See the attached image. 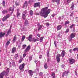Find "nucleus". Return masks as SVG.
I'll return each instance as SVG.
<instances>
[{"label": "nucleus", "mask_w": 78, "mask_h": 78, "mask_svg": "<svg viewBox=\"0 0 78 78\" xmlns=\"http://www.w3.org/2000/svg\"><path fill=\"white\" fill-rule=\"evenodd\" d=\"M50 9H48V7H46L42 9L41 12H39V13L41 16H43L44 18H46L48 16V14H50Z\"/></svg>", "instance_id": "1"}, {"label": "nucleus", "mask_w": 78, "mask_h": 78, "mask_svg": "<svg viewBox=\"0 0 78 78\" xmlns=\"http://www.w3.org/2000/svg\"><path fill=\"white\" fill-rule=\"evenodd\" d=\"M9 69L7 68L6 71H3L2 73L0 74V78H3L4 75H5V76H8L9 75Z\"/></svg>", "instance_id": "2"}, {"label": "nucleus", "mask_w": 78, "mask_h": 78, "mask_svg": "<svg viewBox=\"0 0 78 78\" xmlns=\"http://www.w3.org/2000/svg\"><path fill=\"white\" fill-rule=\"evenodd\" d=\"M9 17H10V15L9 14L6 15L2 18V20L3 22H5V21L7 20V19H8Z\"/></svg>", "instance_id": "3"}, {"label": "nucleus", "mask_w": 78, "mask_h": 78, "mask_svg": "<svg viewBox=\"0 0 78 78\" xmlns=\"http://www.w3.org/2000/svg\"><path fill=\"white\" fill-rule=\"evenodd\" d=\"M30 48H31V46L30 45L28 46L27 48L24 51V53H28V52L30 51Z\"/></svg>", "instance_id": "4"}, {"label": "nucleus", "mask_w": 78, "mask_h": 78, "mask_svg": "<svg viewBox=\"0 0 78 78\" xmlns=\"http://www.w3.org/2000/svg\"><path fill=\"white\" fill-rule=\"evenodd\" d=\"M25 67V64H23L22 65H20L19 67V69H20V70H22L23 71L24 70V67Z\"/></svg>", "instance_id": "5"}, {"label": "nucleus", "mask_w": 78, "mask_h": 78, "mask_svg": "<svg viewBox=\"0 0 78 78\" xmlns=\"http://www.w3.org/2000/svg\"><path fill=\"white\" fill-rule=\"evenodd\" d=\"M27 11H24L22 14V18L23 20H25V18L27 16Z\"/></svg>", "instance_id": "6"}, {"label": "nucleus", "mask_w": 78, "mask_h": 78, "mask_svg": "<svg viewBox=\"0 0 78 78\" xmlns=\"http://www.w3.org/2000/svg\"><path fill=\"white\" fill-rule=\"evenodd\" d=\"M69 63L70 64H73L74 63H75V60L74 59L70 58L69 59Z\"/></svg>", "instance_id": "7"}, {"label": "nucleus", "mask_w": 78, "mask_h": 78, "mask_svg": "<svg viewBox=\"0 0 78 78\" xmlns=\"http://www.w3.org/2000/svg\"><path fill=\"white\" fill-rule=\"evenodd\" d=\"M34 8H36L37 7H39L40 8V2H37L34 4Z\"/></svg>", "instance_id": "8"}, {"label": "nucleus", "mask_w": 78, "mask_h": 78, "mask_svg": "<svg viewBox=\"0 0 78 78\" xmlns=\"http://www.w3.org/2000/svg\"><path fill=\"white\" fill-rule=\"evenodd\" d=\"M69 73V71H65L62 74V77H63L64 76H66V77L67 76V75H68Z\"/></svg>", "instance_id": "9"}, {"label": "nucleus", "mask_w": 78, "mask_h": 78, "mask_svg": "<svg viewBox=\"0 0 78 78\" xmlns=\"http://www.w3.org/2000/svg\"><path fill=\"white\" fill-rule=\"evenodd\" d=\"M7 34H5L6 37H8V36L11 33V29H10L8 31L6 32Z\"/></svg>", "instance_id": "10"}, {"label": "nucleus", "mask_w": 78, "mask_h": 78, "mask_svg": "<svg viewBox=\"0 0 78 78\" xmlns=\"http://www.w3.org/2000/svg\"><path fill=\"white\" fill-rule=\"evenodd\" d=\"M5 35V33H3L1 32L0 33V38L1 39H2V37H4Z\"/></svg>", "instance_id": "11"}, {"label": "nucleus", "mask_w": 78, "mask_h": 78, "mask_svg": "<svg viewBox=\"0 0 78 78\" xmlns=\"http://www.w3.org/2000/svg\"><path fill=\"white\" fill-rule=\"evenodd\" d=\"M27 39L29 41L31 42L32 41V35H30L28 37H27Z\"/></svg>", "instance_id": "12"}, {"label": "nucleus", "mask_w": 78, "mask_h": 78, "mask_svg": "<svg viewBox=\"0 0 78 78\" xmlns=\"http://www.w3.org/2000/svg\"><path fill=\"white\" fill-rule=\"evenodd\" d=\"M28 73L30 76H33V71L31 70H29L28 71Z\"/></svg>", "instance_id": "13"}, {"label": "nucleus", "mask_w": 78, "mask_h": 78, "mask_svg": "<svg viewBox=\"0 0 78 78\" xmlns=\"http://www.w3.org/2000/svg\"><path fill=\"white\" fill-rule=\"evenodd\" d=\"M66 54V52L64 51H62L61 54V56H62L63 58L65 56V54Z\"/></svg>", "instance_id": "14"}, {"label": "nucleus", "mask_w": 78, "mask_h": 78, "mask_svg": "<svg viewBox=\"0 0 78 78\" xmlns=\"http://www.w3.org/2000/svg\"><path fill=\"white\" fill-rule=\"evenodd\" d=\"M28 6V4H27V2L25 1V3L23 5V8H26L27 6Z\"/></svg>", "instance_id": "15"}, {"label": "nucleus", "mask_w": 78, "mask_h": 78, "mask_svg": "<svg viewBox=\"0 0 78 78\" xmlns=\"http://www.w3.org/2000/svg\"><path fill=\"white\" fill-rule=\"evenodd\" d=\"M14 10V8H12V7H10L9 9V11H11V13L12 14L13 13V11Z\"/></svg>", "instance_id": "16"}, {"label": "nucleus", "mask_w": 78, "mask_h": 78, "mask_svg": "<svg viewBox=\"0 0 78 78\" xmlns=\"http://www.w3.org/2000/svg\"><path fill=\"white\" fill-rule=\"evenodd\" d=\"M62 27L61 26V25H59L57 27V31H58V30H60L62 28Z\"/></svg>", "instance_id": "17"}, {"label": "nucleus", "mask_w": 78, "mask_h": 78, "mask_svg": "<svg viewBox=\"0 0 78 78\" xmlns=\"http://www.w3.org/2000/svg\"><path fill=\"white\" fill-rule=\"evenodd\" d=\"M16 51V48H13L12 49V53H14Z\"/></svg>", "instance_id": "18"}, {"label": "nucleus", "mask_w": 78, "mask_h": 78, "mask_svg": "<svg viewBox=\"0 0 78 78\" xmlns=\"http://www.w3.org/2000/svg\"><path fill=\"white\" fill-rule=\"evenodd\" d=\"M34 62H35V63H36V64H37V65H39V64H40V62L39 61H37V60H35L34 61Z\"/></svg>", "instance_id": "19"}, {"label": "nucleus", "mask_w": 78, "mask_h": 78, "mask_svg": "<svg viewBox=\"0 0 78 78\" xmlns=\"http://www.w3.org/2000/svg\"><path fill=\"white\" fill-rule=\"evenodd\" d=\"M60 1V0H52L53 2H56L57 4V5H59V4Z\"/></svg>", "instance_id": "20"}, {"label": "nucleus", "mask_w": 78, "mask_h": 78, "mask_svg": "<svg viewBox=\"0 0 78 78\" xmlns=\"http://www.w3.org/2000/svg\"><path fill=\"white\" fill-rule=\"evenodd\" d=\"M74 5H75V4H74L73 2H72L71 6V9L72 10H73V9H74Z\"/></svg>", "instance_id": "21"}, {"label": "nucleus", "mask_w": 78, "mask_h": 78, "mask_svg": "<svg viewBox=\"0 0 78 78\" xmlns=\"http://www.w3.org/2000/svg\"><path fill=\"white\" fill-rule=\"evenodd\" d=\"M7 12H8V11L6 10H3L2 12V13L3 14H5Z\"/></svg>", "instance_id": "22"}, {"label": "nucleus", "mask_w": 78, "mask_h": 78, "mask_svg": "<svg viewBox=\"0 0 78 78\" xmlns=\"http://www.w3.org/2000/svg\"><path fill=\"white\" fill-rule=\"evenodd\" d=\"M75 37V33H72L70 35V37L71 38H73L74 37Z\"/></svg>", "instance_id": "23"}, {"label": "nucleus", "mask_w": 78, "mask_h": 78, "mask_svg": "<svg viewBox=\"0 0 78 78\" xmlns=\"http://www.w3.org/2000/svg\"><path fill=\"white\" fill-rule=\"evenodd\" d=\"M16 39H17V37H16V35H15L12 40L13 42H15L16 41Z\"/></svg>", "instance_id": "24"}, {"label": "nucleus", "mask_w": 78, "mask_h": 78, "mask_svg": "<svg viewBox=\"0 0 78 78\" xmlns=\"http://www.w3.org/2000/svg\"><path fill=\"white\" fill-rule=\"evenodd\" d=\"M39 72V69H36L33 72V73H37Z\"/></svg>", "instance_id": "25"}, {"label": "nucleus", "mask_w": 78, "mask_h": 78, "mask_svg": "<svg viewBox=\"0 0 78 78\" xmlns=\"http://www.w3.org/2000/svg\"><path fill=\"white\" fill-rule=\"evenodd\" d=\"M42 28V26L40 25L38 27V31H40L41 30V28Z\"/></svg>", "instance_id": "26"}, {"label": "nucleus", "mask_w": 78, "mask_h": 78, "mask_svg": "<svg viewBox=\"0 0 78 78\" xmlns=\"http://www.w3.org/2000/svg\"><path fill=\"white\" fill-rule=\"evenodd\" d=\"M70 22L69 21H66L65 22V26H66L67 25H68V24H69V23Z\"/></svg>", "instance_id": "27"}, {"label": "nucleus", "mask_w": 78, "mask_h": 78, "mask_svg": "<svg viewBox=\"0 0 78 78\" xmlns=\"http://www.w3.org/2000/svg\"><path fill=\"white\" fill-rule=\"evenodd\" d=\"M51 76H52V78H56L55 77V73H53L51 75Z\"/></svg>", "instance_id": "28"}, {"label": "nucleus", "mask_w": 78, "mask_h": 78, "mask_svg": "<svg viewBox=\"0 0 78 78\" xmlns=\"http://www.w3.org/2000/svg\"><path fill=\"white\" fill-rule=\"evenodd\" d=\"M28 23V20H25V22L24 23V24L25 25V26H26V25H27Z\"/></svg>", "instance_id": "29"}, {"label": "nucleus", "mask_w": 78, "mask_h": 78, "mask_svg": "<svg viewBox=\"0 0 78 78\" xmlns=\"http://www.w3.org/2000/svg\"><path fill=\"white\" fill-rule=\"evenodd\" d=\"M27 47V45L25 44H24L23 45L22 47V49L23 50V49H25V48Z\"/></svg>", "instance_id": "30"}, {"label": "nucleus", "mask_w": 78, "mask_h": 78, "mask_svg": "<svg viewBox=\"0 0 78 78\" xmlns=\"http://www.w3.org/2000/svg\"><path fill=\"white\" fill-rule=\"evenodd\" d=\"M15 57V60H16L17 59V57H18V55L17 54H16L14 56Z\"/></svg>", "instance_id": "31"}, {"label": "nucleus", "mask_w": 78, "mask_h": 78, "mask_svg": "<svg viewBox=\"0 0 78 78\" xmlns=\"http://www.w3.org/2000/svg\"><path fill=\"white\" fill-rule=\"evenodd\" d=\"M25 39V36H23L21 40H22V42L23 41H24V39Z\"/></svg>", "instance_id": "32"}, {"label": "nucleus", "mask_w": 78, "mask_h": 78, "mask_svg": "<svg viewBox=\"0 0 78 78\" xmlns=\"http://www.w3.org/2000/svg\"><path fill=\"white\" fill-rule=\"evenodd\" d=\"M56 59L58 62H60V58L56 57Z\"/></svg>", "instance_id": "33"}, {"label": "nucleus", "mask_w": 78, "mask_h": 78, "mask_svg": "<svg viewBox=\"0 0 78 78\" xmlns=\"http://www.w3.org/2000/svg\"><path fill=\"white\" fill-rule=\"evenodd\" d=\"M30 15H31V16L32 15H33V11L31 10H30Z\"/></svg>", "instance_id": "34"}, {"label": "nucleus", "mask_w": 78, "mask_h": 78, "mask_svg": "<svg viewBox=\"0 0 78 78\" xmlns=\"http://www.w3.org/2000/svg\"><path fill=\"white\" fill-rule=\"evenodd\" d=\"M44 68L45 69H47V68H48V66L47 65V63H45V65H44Z\"/></svg>", "instance_id": "35"}, {"label": "nucleus", "mask_w": 78, "mask_h": 78, "mask_svg": "<svg viewBox=\"0 0 78 78\" xmlns=\"http://www.w3.org/2000/svg\"><path fill=\"white\" fill-rule=\"evenodd\" d=\"M43 39H44L43 37H42L41 38H40V42H42V41H43Z\"/></svg>", "instance_id": "36"}, {"label": "nucleus", "mask_w": 78, "mask_h": 78, "mask_svg": "<svg viewBox=\"0 0 78 78\" xmlns=\"http://www.w3.org/2000/svg\"><path fill=\"white\" fill-rule=\"evenodd\" d=\"M73 51H78V48H75L73 49Z\"/></svg>", "instance_id": "37"}, {"label": "nucleus", "mask_w": 78, "mask_h": 78, "mask_svg": "<svg viewBox=\"0 0 78 78\" xmlns=\"http://www.w3.org/2000/svg\"><path fill=\"white\" fill-rule=\"evenodd\" d=\"M20 16V13H19V12H17V17H19Z\"/></svg>", "instance_id": "38"}, {"label": "nucleus", "mask_w": 78, "mask_h": 78, "mask_svg": "<svg viewBox=\"0 0 78 78\" xmlns=\"http://www.w3.org/2000/svg\"><path fill=\"white\" fill-rule=\"evenodd\" d=\"M50 52H49V51H47V56L48 57H49V55L50 54Z\"/></svg>", "instance_id": "39"}, {"label": "nucleus", "mask_w": 78, "mask_h": 78, "mask_svg": "<svg viewBox=\"0 0 78 78\" xmlns=\"http://www.w3.org/2000/svg\"><path fill=\"white\" fill-rule=\"evenodd\" d=\"M9 44H10V42H9V41H8L6 43V45L7 46H8V45H9Z\"/></svg>", "instance_id": "40"}, {"label": "nucleus", "mask_w": 78, "mask_h": 78, "mask_svg": "<svg viewBox=\"0 0 78 78\" xmlns=\"http://www.w3.org/2000/svg\"><path fill=\"white\" fill-rule=\"evenodd\" d=\"M5 2L4 1H3L2 5L4 6H5Z\"/></svg>", "instance_id": "41"}, {"label": "nucleus", "mask_w": 78, "mask_h": 78, "mask_svg": "<svg viewBox=\"0 0 78 78\" xmlns=\"http://www.w3.org/2000/svg\"><path fill=\"white\" fill-rule=\"evenodd\" d=\"M61 56V55L59 54H58L57 55L56 58H60Z\"/></svg>", "instance_id": "42"}, {"label": "nucleus", "mask_w": 78, "mask_h": 78, "mask_svg": "<svg viewBox=\"0 0 78 78\" xmlns=\"http://www.w3.org/2000/svg\"><path fill=\"white\" fill-rule=\"evenodd\" d=\"M37 40L36 39H35L34 38L33 39V41L34 42H36Z\"/></svg>", "instance_id": "43"}, {"label": "nucleus", "mask_w": 78, "mask_h": 78, "mask_svg": "<svg viewBox=\"0 0 78 78\" xmlns=\"http://www.w3.org/2000/svg\"><path fill=\"white\" fill-rule=\"evenodd\" d=\"M74 25H75V24H72V25L70 26L69 28H73V26H74Z\"/></svg>", "instance_id": "44"}, {"label": "nucleus", "mask_w": 78, "mask_h": 78, "mask_svg": "<svg viewBox=\"0 0 78 78\" xmlns=\"http://www.w3.org/2000/svg\"><path fill=\"white\" fill-rule=\"evenodd\" d=\"M54 44L55 47L56 48L57 47V45H56L57 44V43L56 42V41H54Z\"/></svg>", "instance_id": "45"}, {"label": "nucleus", "mask_w": 78, "mask_h": 78, "mask_svg": "<svg viewBox=\"0 0 78 78\" xmlns=\"http://www.w3.org/2000/svg\"><path fill=\"white\" fill-rule=\"evenodd\" d=\"M72 2V0H67V2L68 3H70Z\"/></svg>", "instance_id": "46"}, {"label": "nucleus", "mask_w": 78, "mask_h": 78, "mask_svg": "<svg viewBox=\"0 0 78 78\" xmlns=\"http://www.w3.org/2000/svg\"><path fill=\"white\" fill-rule=\"evenodd\" d=\"M50 60H51V58H48L47 60V62H49L50 61Z\"/></svg>", "instance_id": "47"}, {"label": "nucleus", "mask_w": 78, "mask_h": 78, "mask_svg": "<svg viewBox=\"0 0 78 78\" xmlns=\"http://www.w3.org/2000/svg\"><path fill=\"white\" fill-rule=\"evenodd\" d=\"M46 25L47 26V27H48L49 25H50V24L48 23H47L46 24Z\"/></svg>", "instance_id": "48"}, {"label": "nucleus", "mask_w": 78, "mask_h": 78, "mask_svg": "<svg viewBox=\"0 0 78 78\" xmlns=\"http://www.w3.org/2000/svg\"><path fill=\"white\" fill-rule=\"evenodd\" d=\"M43 75V73L42 72H40L39 73V76H42Z\"/></svg>", "instance_id": "49"}, {"label": "nucleus", "mask_w": 78, "mask_h": 78, "mask_svg": "<svg viewBox=\"0 0 78 78\" xmlns=\"http://www.w3.org/2000/svg\"><path fill=\"white\" fill-rule=\"evenodd\" d=\"M12 66H15L16 65H15V63L14 62L12 63Z\"/></svg>", "instance_id": "50"}, {"label": "nucleus", "mask_w": 78, "mask_h": 78, "mask_svg": "<svg viewBox=\"0 0 78 78\" xmlns=\"http://www.w3.org/2000/svg\"><path fill=\"white\" fill-rule=\"evenodd\" d=\"M22 61V59H20L19 61V63H21Z\"/></svg>", "instance_id": "51"}, {"label": "nucleus", "mask_w": 78, "mask_h": 78, "mask_svg": "<svg viewBox=\"0 0 78 78\" xmlns=\"http://www.w3.org/2000/svg\"><path fill=\"white\" fill-rule=\"evenodd\" d=\"M15 3L16 6H18V5H19V3H18V2H16Z\"/></svg>", "instance_id": "52"}, {"label": "nucleus", "mask_w": 78, "mask_h": 78, "mask_svg": "<svg viewBox=\"0 0 78 78\" xmlns=\"http://www.w3.org/2000/svg\"><path fill=\"white\" fill-rule=\"evenodd\" d=\"M29 60H30V61H31V60H32V57H31V56H30L29 57Z\"/></svg>", "instance_id": "53"}, {"label": "nucleus", "mask_w": 78, "mask_h": 78, "mask_svg": "<svg viewBox=\"0 0 78 78\" xmlns=\"http://www.w3.org/2000/svg\"><path fill=\"white\" fill-rule=\"evenodd\" d=\"M72 38L71 37L70 38H69V41H72Z\"/></svg>", "instance_id": "54"}, {"label": "nucleus", "mask_w": 78, "mask_h": 78, "mask_svg": "<svg viewBox=\"0 0 78 78\" xmlns=\"http://www.w3.org/2000/svg\"><path fill=\"white\" fill-rule=\"evenodd\" d=\"M26 55H27V54L25 53H24L23 55V58H25V57L26 56Z\"/></svg>", "instance_id": "55"}, {"label": "nucleus", "mask_w": 78, "mask_h": 78, "mask_svg": "<svg viewBox=\"0 0 78 78\" xmlns=\"http://www.w3.org/2000/svg\"><path fill=\"white\" fill-rule=\"evenodd\" d=\"M69 29H66V33H68V32H69Z\"/></svg>", "instance_id": "56"}, {"label": "nucleus", "mask_w": 78, "mask_h": 78, "mask_svg": "<svg viewBox=\"0 0 78 78\" xmlns=\"http://www.w3.org/2000/svg\"><path fill=\"white\" fill-rule=\"evenodd\" d=\"M61 26H62V27L64 26V23H63V22L61 23Z\"/></svg>", "instance_id": "57"}, {"label": "nucleus", "mask_w": 78, "mask_h": 78, "mask_svg": "<svg viewBox=\"0 0 78 78\" xmlns=\"http://www.w3.org/2000/svg\"><path fill=\"white\" fill-rule=\"evenodd\" d=\"M69 51L70 53H72V52L73 51H72V49H70Z\"/></svg>", "instance_id": "58"}, {"label": "nucleus", "mask_w": 78, "mask_h": 78, "mask_svg": "<svg viewBox=\"0 0 78 78\" xmlns=\"http://www.w3.org/2000/svg\"><path fill=\"white\" fill-rule=\"evenodd\" d=\"M37 36H38V37H40L41 36V34H37Z\"/></svg>", "instance_id": "59"}, {"label": "nucleus", "mask_w": 78, "mask_h": 78, "mask_svg": "<svg viewBox=\"0 0 78 78\" xmlns=\"http://www.w3.org/2000/svg\"><path fill=\"white\" fill-rule=\"evenodd\" d=\"M64 66H65V65H62L61 66V67H62V68H63Z\"/></svg>", "instance_id": "60"}, {"label": "nucleus", "mask_w": 78, "mask_h": 78, "mask_svg": "<svg viewBox=\"0 0 78 78\" xmlns=\"http://www.w3.org/2000/svg\"><path fill=\"white\" fill-rule=\"evenodd\" d=\"M65 16V15H63V16H62V19H64V18Z\"/></svg>", "instance_id": "61"}, {"label": "nucleus", "mask_w": 78, "mask_h": 78, "mask_svg": "<svg viewBox=\"0 0 78 78\" xmlns=\"http://www.w3.org/2000/svg\"><path fill=\"white\" fill-rule=\"evenodd\" d=\"M36 39L37 40V41H39V38H37Z\"/></svg>", "instance_id": "62"}, {"label": "nucleus", "mask_w": 78, "mask_h": 78, "mask_svg": "<svg viewBox=\"0 0 78 78\" xmlns=\"http://www.w3.org/2000/svg\"><path fill=\"white\" fill-rule=\"evenodd\" d=\"M36 15H37V16H39V13H36Z\"/></svg>", "instance_id": "63"}, {"label": "nucleus", "mask_w": 78, "mask_h": 78, "mask_svg": "<svg viewBox=\"0 0 78 78\" xmlns=\"http://www.w3.org/2000/svg\"><path fill=\"white\" fill-rule=\"evenodd\" d=\"M58 37H61V36L60 35V34H59L58 35Z\"/></svg>", "instance_id": "64"}]
</instances>
